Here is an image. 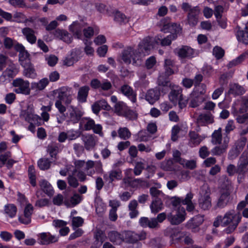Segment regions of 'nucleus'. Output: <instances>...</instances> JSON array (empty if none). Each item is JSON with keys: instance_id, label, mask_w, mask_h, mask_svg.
I'll list each match as a JSON object with an SVG mask.
<instances>
[{"instance_id": "obj_1", "label": "nucleus", "mask_w": 248, "mask_h": 248, "mask_svg": "<svg viewBox=\"0 0 248 248\" xmlns=\"http://www.w3.org/2000/svg\"><path fill=\"white\" fill-rule=\"evenodd\" d=\"M157 25L160 27L161 31L165 33L171 32L170 34L163 38L159 35L155 37L156 44L160 43L162 46L170 45L171 42L177 38V34L181 32L182 31L180 25L176 23H171L170 18L169 17L162 18L158 22Z\"/></svg>"}, {"instance_id": "obj_2", "label": "nucleus", "mask_w": 248, "mask_h": 248, "mask_svg": "<svg viewBox=\"0 0 248 248\" xmlns=\"http://www.w3.org/2000/svg\"><path fill=\"white\" fill-rule=\"evenodd\" d=\"M152 48L151 38L146 37L139 44L138 52L131 47L124 49L122 53V60L125 64H130L132 61L133 64H135L136 63L137 60L139 59L137 56L138 53L143 54L144 55L148 54Z\"/></svg>"}, {"instance_id": "obj_3", "label": "nucleus", "mask_w": 248, "mask_h": 248, "mask_svg": "<svg viewBox=\"0 0 248 248\" xmlns=\"http://www.w3.org/2000/svg\"><path fill=\"white\" fill-rule=\"evenodd\" d=\"M241 218L242 216L240 212H238L234 214L233 210L227 212L223 217H217L218 221H220L221 226H227L223 231L227 234H230L234 232L241 221Z\"/></svg>"}, {"instance_id": "obj_4", "label": "nucleus", "mask_w": 248, "mask_h": 248, "mask_svg": "<svg viewBox=\"0 0 248 248\" xmlns=\"http://www.w3.org/2000/svg\"><path fill=\"white\" fill-rule=\"evenodd\" d=\"M231 193V183L227 179L221 186L219 191V197L216 204L214 206V210L218 208L222 209L232 203L233 198Z\"/></svg>"}, {"instance_id": "obj_5", "label": "nucleus", "mask_w": 248, "mask_h": 248, "mask_svg": "<svg viewBox=\"0 0 248 248\" xmlns=\"http://www.w3.org/2000/svg\"><path fill=\"white\" fill-rule=\"evenodd\" d=\"M174 52L181 59H191L198 55L197 52L188 46L177 47L174 50Z\"/></svg>"}, {"instance_id": "obj_6", "label": "nucleus", "mask_w": 248, "mask_h": 248, "mask_svg": "<svg viewBox=\"0 0 248 248\" xmlns=\"http://www.w3.org/2000/svg\"><path fill=\"white\" fill-rule=\"evenodd\" d=\"M13 85L15 88L14 91L16 93L28 95L30 93V83L21 78H16L13 81Z\"/></svg>"}, {"instance_id": "obj_7", "label": "nucleus", "mask_w": 248, "mask_h": 248, "mask_svg": "<svg viewBox=\"0 0 248 248\" xmlns=\"http://www.w3.org/2000/svg\"><path fill=\"white\" fill-rule=\"evenodd\" d=\"M53 95L57 96L58 100L63 101L65 104H70L72 100V96L69 89L66 87H62L53 91Z\"/></svg>"}, {"instance_id": "obj_8", "label": "nucleus", "mask_w": 248, "mask_h": 248, "mask_svg": "<svg viewBox=\"0 0 248 248\" xmlns=\"http://www.w3.org/2000/svg\"><path fill=\"white\" fill-rule=\"evenodd\" d=\"M186 213L184 207L180 208L175 215L170 213L167 215V219L172 225H178L185 219Z\"/></svg>"}, {"instance_id": "obj_9", "label": "nucleus", "mask_w": 248, "mask_h": 248, "mask_svg": "<svg viewBox=\"0 0 248 248\" xmlns=\"http://www.w3.org/2000/svg\"><path fill=\"white\" fill-rule=\"evenodd\" d=\"M248 172V153L244 152L240 155L237 164L236 173L246 174Z\"/></svg>"}, {"instance_id": "obj_10", "label": "nucleus", "mask_w": 248, "mask_h": 248, "mask_svg": "<svg viewBox=\"0 0 248 248\" xmlns=\"http://www.w3.org/2000/svg\"><path fill=\"white\" fill-rule=\"evenodd\" d=\"M169 77L170 76L162 73L158 78L157 86L162 90L163 94L167 93L171 86Z\"/></svg>"}, {"instance_id": "obj_11", "label": "nucleus", "mask_w": 248, "mask_h": 248, "mask_svg": "<svg viewBox=\"0 0 248 248\" xmlns=\"http://www.w3.org/2000/svg\"><path fill=\"white\" fill-rule=\"evenodd\" d=\"M122 176V171L121 169H112L103 175V178L106 183L110 184L116 180H121Z\"/></svg>"}, {"instance_id": "obj_12", "label": "nucleus", "mask_w": 248, "mask_h": 248, "mask_svg": "<svg viewBox=\"0 0 248 248\" xmlns=\"http://www.w3.org/2000/svg\"><path fill=\"white\" fill-rule=\"evenodd\" d=\"M211 201L210 192L208 189L199 199V206L203 210H209L212 207Z\"/></svg>"}, {"instance_id": "obj_13", "label": "nucleus", "mask_w": 248, "mask_h": 248, "mask_svg": "<svg viewBox=\"0 0 248 248\" xmlns=\"http://www.w3.org/2000/svg\"><path fill=\"white\" fill-rule=\"evenodd\" d=\"M162 90L158 86L149 90L145 95V99L151 104H153L159 99Z\"/></svg>"}, {"instance_id": "obj_14", "label": "nucleus", "mask_w": 248, "mask_h": 248, "mask_svg": "<svg viewBox=\"0 0 248 248\" xmlns=\"http://www.w3.org/2000/svg\"><path fill=\"white\" fill-rule=\"evenodd\" d=\"M69 115L68 117L69 121L73 124L78 123L83 115V112L78 108L70 106L68 109Z\"/></svg>"}, {"instance_id": "obj_15", "label": "nucleus", "mask_w": 248, "mask_h": 248, "mask_svg": "<svg viewBox=\"0 0 248 248\" xmlns=\"http://www.w3.org/2000/svg\"><path fill=\"white\" fill-rule=\"evenodd\" d=\"M200 9L198 7H194L188 13L187 20L188 24L192 27L195 26L198 22Z\"/></svg>"}, {"instance_id": "obj_16", "label": "nucleus", "mask_w": 248, "mask_h": 248, "mask_svg": "<svg viewBox=\"0 0 248 248\" xmlns=\"http://www.w3.org/2000/svg\"><path fill=\"white\" fill-rule=\"evenodd\" d=\"M121 93L126 96L132 102L135 103L137 101V94L130 86L124 84L119 89Z\"/></svg>"}, {"instance_id": "obj_17", "label": "nucleus", "mask_w": 248, "mask_h": 248, "mask_svg": "<svg viewBox=\"0 0 248 248\" xmlns=\"http://www.w3.org/2000/svg\"><path fill=\"white\" fill-rule=\"evenodd\" d=\"M82 140L85 148L88 151L93 149L96 144L95 136L93 135H82Z\"/></svg>"}, {"instance_id": "obj_18", "label": "nucleus", "mask_w": 248, "mask_h": 248, "mask_svg": "<svg viewBox=\"0 0 248 248\" xmlns=\"http://www.w3.org/2000/svg\"><path fill=\"white\" fill-rule=\"evenodd\" d=\"M188 100H189V107L194 108L199 106L204 101L205 97H202L196 93H191Z\"/></svg>"}, {"instance_id": "obj_19", "label": "nucleus", "mask_w": 248, "mask_h": 248, "mask_svg": "<svg viewBox=\"0 0 248 248\" xmlns=\"http://www.w3.org/2000/svg\"><path fill=\"white\" fill-rule=\"evenodd\" d=\"M229 86V94L234 96L241 95L246 92L245 88L238 83L231 84Z\"/></svg>"}, {"instance_id": "obj_20", "label": "nucleus", "mask_w": 248, "mask_h": 248, "mask_svg": "<svg viewBox=\"0 0 248 248\" xmlns=\"http://www.w3.org/2000/svg\"><path fill=\"white\" fill-rule=\"evenodd\" d=\"M144 238V235L139 234L134 232L128 231L125 233V240L126 242L128 243H135Z\"/></svg>"}, {"instance_id": "obj_21", "label": "nucleus", "mask_w": 248, "mask_h": 248, "mask_svg": "<svg viewBox=\"0 0 248 248\" xmlns=\"http://www.w3.org/2000/svg\"><path fill=\"white\" fill-rule=\"evenodd\" d=\"M203 221V217L198 215L191 218L186 224L188 229H194L200 226Z\"/></svg>"}, {"instance_id": "obj_22", "label": "nucleus", "mask_w": 248, "mask_h": 248, "mask_svg": "<svg viewBox=\"0 0 248 248\" xmlns=\"http://www.w3.org/2000/svg\"><path fill=\"white\" fill-rule=\"evenodd\" d=\"M182 89L180 87H176L171 90L169 95L170 102L174 104L177 103L179 99L182 95Z\"/></svg>"}, {"instance_id": "obj_23", "label": "nucleus", "mask_w": 248, "mask_h": 248, "mask_svg": "<svg viewBox=\"0 0 248 248\" xmlns=\"http://www.w3.org/2000/svg\"><path fill=\"white\" fill-rule=\"evenodd\" d=\"M22 32L30 43L34 44L36 43L37 38L34 34L35 31L33 30L26 27L22 29Z\"/></svg>"}, {"instance_id": "obj_24", "label": "nucleus", "mask_w": 248, "mask_h": 248, "mask_svg": "<svg viewBox=\"0 0 248 248\" xmlns=\"http://www.w3.org/2000/svg\"><path fill=\"white\" fill-rule=\"evenodd\" d=\"M40 244L47 245L49 243H55L58 241V238L52 235L49 233L43 232L40 234Z\"/></svg>"}, {"instance_id": "obj_25", "label": "nucleus", "mask_w": 248, "mask_h": 248, "mask_svg": "<svg viewBox=\"0 0 248 248\" xmlns=\"http://www.w3.org/2000/svg\"><path fill=\"white\" fill-rule=\"evenodd\" d=\"M54 35L57 37H60L61 39L67 44H70L72 41V36L66 31L57 29L55 30Z\"/></svg>"}, {"instance_id": "obj_26", "label": "nucleus", "mask_w": 248, "mask_h": 248, "mask_svg": "<svg viewBox=\"0 0 248 248\" xmlns=\"http://www.w3.org/2000/svg\"><path fill=\"white\" fill-rule=\"evenodd\" d=\"M20 118L24 119L28 123L34 122L37 118V116L33 113L31 108H28L27 109L22 110L20 115Z\"/></svg>"}, {"instance_id": "obj_27", "label": "nucleus", "mask_w": 248, "mask_h": 248, "mask_svg": "<svg viewBox=\"0 0 248 248\" xmlns=\"http://www.w3.org/2000/svg\"><path fill=\"white\" fill-rule=\"evenodd\" d=\"M14 47L16 51L19 52V61H23L29 58L30 54L22 44L17 43L15 44Z\"/></svg>"}, {"instance_id": "obj_28", "label": "nucleus", "mask_w": 248, "mask_h": 248, "mask_svg": "<svg viewBox=\"0 0 248 248\" xmlns=\"http://www.w3.org/2000/svg\"><path fill=\"white\" fill-rule=\"evenodd\" d=\"M39 186L41 189L48 196L51 197L54 194V190L51 185L46 180H42L39 182Z\"/></svg>"}, {"instance_id": "obj_29", "label": "nucleus", "mask_w": 248, "mask_h": 248, "mask_svg": "<svg viewBox=\"0 0 248 248\" xmlns=\"http://www.w3.org/2000/svg\"><path fill=\"white\" fill-rule=\"evenodd\" d=\"M82 24L78 21H75L70 26L69 29L78 39H80L82 36Z\"/></svg>"}, {"instance_id": "obj_30", "label": "nucleus", "mask_w": 248, "mask_h": 248, "mask_svg": "<svg viewBox=\"0 0 248 248\" xmlns=\"http://www.w3.org/2000/svg\"><path fill=\"white\" fill-rule=\"evenodd\" d=\"M110 241L115 244H120L123 241V236L117 231H112L108 234Z\"/></svg>"}, {"instance_id": "obj_31", "label": "nucleus", "mask_w": 248, "mask_h": 248, "mask_svg": "<svg viewBox=\"0 0 248 248\" xmlns=\"http://www.w3.org/2000/svg\"><path fill=\"white\" fill-rule=\"evenodd\" d=\"M150 207L152 213L156 214L161 211L163 207V202L160 198L154 199L151 202Z\"/></svg>"}, {"instance_id": "obj_32", "label": "nucleus", "mask_w": 248, "mask_h": 248, "mask_svg": "<svg viewBox=\"0 0 248 248\" xmlns=\"http://www.w3.org/2000/svg\"><path fill=\"white\" fill-rule=\"evenodd\" d=\"M90 88L88 86L80 87L78 93V99L81 103H84L87 101Z\"/></svg>"}, {"instance_id": "obj_33", "label": "nucleus", "mask_w": 248, "mask_h": 248, "mask_svg": "<svg viewBox=\"0 0 248 248\" xmlns=\"http://www.w3.org/2000/svg\"><path fill=\"white\" fill-rule=\"evenodd\" d=\"M213 122V116L210 112L200 114L197 118V123L200 124H202L204 123L212 124Z\"/></svg>"}, {"instance_id": "obj_34", "label": "nucleus", "mask_w": 248, "mask_h": 248, "mask_svg": "<svg viewBox=\"0 0 248 248\" xmlns=\"http://www.w3.org/2000/svg\"><path fill=\"white\" fill-rule=\"evenodd\" d=\"M138 206V202L136 200H132L129 202L128 204V209L130 211L129 215L131 218H135L139 215V212L137 209Z\"/></svg>"}, {"instance_id": "obj_35", "label": "nucleus", "mask_w": 248, "mask_h": 248, "mask_svg": "<svg viewBox=\"0 0 248 248\" xmlns=\"http://www.w3.org/2000/svg\"><path fill=\"white\" fill-rule=\"evenodd\" d=\"M248 58V50L245 52L241 54L240 56L237 57L235 59L230 62L228 64L227 67L229 68H232L233 66H236L242 62H243L246 59Z\"/></svg>"}, {"instance_id": "obj_36", "label": "nucleus", "mask_w": 248, "mask_h": 248, "mask_svg": "<svg viewBox=\"0 0 248 248\" xmlns=\"http://www.w3.org/2000/svg\"><path fill=\"white\" fill-rule=\"evenodd\" d=\"M193 195L191 192L187 193L186 198L182 200V203L184 205H186V210L188 212H191L194 209V205L191 202Z\"/></svg>"}, {"instance_id": "obj_37", "label": "nucleus", "mask_w": 248, "mask_h": 248, "mask_svg": "<svg viewBox=\"0 0 248 248\" xmlns=\"http://www.w3.org/2000/svg\"><path fill=\"white\" fill-rule=\"evenodd\" d=\"M177 235L178 237L176 238V239L179 241L183 238V241L186 245H192L194 242L190 235H187V232H179Z\"/></svg>"}, {"instance_id": "obj_38", "label": "nucleus", "mask_w": 248, "mask_h": 248, "mask_svg": "<svg viewBox=\"0 0 248 248\" xmlns=\"http://www.w3.org/2000/svg\"><path fill=\"white\" fill-rule=\"evenodd\" d=\"M80 125H83L84 129L88 131L92 129L95 126V122L93 120L90 118H83L81 120Z\"/></svg>"}, {"instance_id": "obj_39", "label": "nucleus", "mask_w": 248, "mask_h": 248, "mask_svg": "<svg viewBox=\"0 0 248 248\" xmlns=\"http://www.w3.org/2000/svg\"><path fill=\"white\" fill-rule=\"evenodd\" d=\"M221 128H219L217 130H215L212 135L211 142L213 144H220L222 141Z\"/></svg>"}, {"instance_id": "obj_40", "label": "nucleus", "mask_w": 248, "mask_h": 248, "mask_svg": "<svg viewBox=\"0 0 248 248\" xmlns=\"http://www.w3.org/2000/svg\"><path fill=\"white\" fill-rule=\"evenodd\" d=\"M236 37L239 42H242L245 44H248V30L246 31L240 30L238 28V30L236 33Z\"/></svg>"}, {"instance_id": "obj_41", "label": "nucleus", "mask_w": 248, "mask_h": 248, "mask_svg": "<svg viewBox=\"0 0 248 248\" xmlns=\"http://www.w3.org/2000/svg\"><path fill=\"white\" fill-rule=\"evenodd\" d=\"M114 20L120 25L125 24L129 21V18L119 11H116L114 14Z\"/></svg>"}, {"instance_id": "obj_42", "label": "nucleus", "mask_w": 248, "mask_h": 248, "mask_svg": "<svg viewBox=\"0 0 248 248\" xmlns=\"http://www.w3.org/2000/svg\"><path fill=\"white\" fill-rule=\"evenodd\" d=\"M128 107L123 102L119 101L114 106V112L119 116H122Z\"/></svg>"}, {"instance_id": "obj_43", "label": "nucleus", "mask_w": 248, "mask_h": 248, "mask_svg": "<svg viewBox=\"0 0 248 248\" xmlns=\"http://www.w3.org/2000/svg\"><path fill=\"white\" fill-rule=\"evenodd\" d=\"M16 75V69L13 67L7 68L0 76V80L4 81L6 79V78H13Z\"/></svg>"}, {"instance_id": "obj_44", "label": "nucleus", "mask_w": 248, "mask_h": 248, "mask_svg": "<svg viewBox=\"0 0 248 248\" xmlns=\"http://www.w3.org/2000/svg\"><path fill=\"white\" fill-rule=\"evenodd\" d=\"M118 134L119 137L123 140L129 139L131 136L130 131L126 127H120L118 130Z\"/></svg>"}, {"instance_id": "obj_45", "label": "nucleus", "mask_w": 248, "mask_h": 248, "mask_svg": "<svg viewBox=\"0 0 248 248\" xmlns=\"http://www.w3.org/2000/svg\"><path fill=\"white\" fill-rule=\"evenodd\" d=\"M52 162L47 158H42L38 161L37 165L40 170H44L50 168Z\"/></svg>"}, {"instance_id": "obj_46", "label": "nucleus", "mask_w": 248, "mask_h": 248, "mask_svg": "<svg viewBox=\"0 0 248 248\" xmlns=\"http://www.w3.org/2000/svg\"><path fill=\"white\" fill-rule=\"evenodd\" d=\"M17 208L16 205L13 204H8L4 207V212L8 215L10 217H14L16 213Z\"/></svg>"}, {"instance_id": "obj_47", "label": "nucleus", "mask_w": 248, "mask_h": 248, "mask_svg": "<svg viewBox=\"0 0 248 248\" xmlns=\"http://www.w3.org/2000/svg\"><path fill=\"white\" fill-rule=\"evenodd\" d=\"M28 176L30 179V182L31 186H35L36 185L35 170L34 166L32 165L29 167Z\"/></svg>"}, {"instance_id": "obj_48", "label": "nucleus", "mask_w": 248, "mask_h": 248, "mask_svg": "<svg viewBox=\"0 0 248 248\" xmlns=\"http://www.w3.org/2000/svg\"><path fill=\"white\" fill-rule=\"evenodd\" d=\"M189 136L191 141L195 145H199L203 139L201 136H200L195 131L189 132Z\"/></svg>"}, {"instance_id": "obj_49", "label": "nucleus", "mask_w": 248, "mask_h": 248, "mask_svg": "<svg viewBox=\"0 0 248 248\" xmlns=\"http://www.w3.org/2000/svg\"><path fill=\"white\" fill-rule=\"evenodd\" d=\"M93 238L97 239L103 243L107 239V236L104 231L97 229L94 232Z\"/></svg>"}, {"instance_id": "obj_50", "label": "nucleus", "mask_w": 248, "mask_h": 248, "mask_svg": "<svg viewBox=\"0 0 248 248\" xmlns=\"http://www.w3.org/2000/svg\"><path fill=\"white\" fill-rule=\"evenodd\" d=\"M206 91V86L204 83L198 85L197 86H195V89L193 90L192 93H196L197 95L202 96V97H205L204 95Z\"/></svg>"}, {"instance_id": "obj_51", "label": "nucleus", "mask_w": 248, "mask_h": 248, "mask_svg": "<svg viewBox=\"0 0 248 248\" xmlns=\"http://www.w3.org/2000/svg\"><path fill=\"white\" fill-rule=\"evenodd\" d=\"M248 110V94L242 97L241 104L238 111L243 114Z\"/></svg>"}, {"instance_id": "obj_52", "label": "nucleus", "mask_w": 248, "mask_h": 248, "mask_svg": "<svg viewBox=\"0 0 248 248\" xmlns=\"http://www.w3.org/2000/svg\"><path fill=\"white\" fill-rule=\"evenodd\" d=\"M48 83V79L47 78H43L38 82L33 83L32 84V86L39 90H43L46 88Z\"/></svg>"}, {"instance_id": "obj_53", "label": "nucleus", "mask_w": 248, "mask_h": 248, "mask_svg": "<svg viewBox=\"0 0 248 248\" xmlns=\"http://www.w3.org/2000/svg\"><path fill=\"white\" fill-rule=\"evenodd\" d=\"M122 116L125 117L126 119L132 120L137 118L138 113L135 111L130 109L128 107Z\"/></svg>"}, {"instance_id": "obj_54", "label": "nucleus", "mask_w": 248, "mask_h": 248, "mask_svg": "<svg viewBox=\"0 0 248 248\" xmlns=\"http://www.w3.org/2000/svg\"><path fill=\"white\" fill-rule=\"evenodd\" d=\"M75 169L73 171V174H76L78 171H80L81 170H84L85 162L81 160H76L74 161Z\"/></svg>"}, {"instance_id": "obj_55", "label": "nucleus", "mask_w": 248, "mask_h": 248, "mask_svg": "<svg viewBox=\"0 0 248 248\" xmlns=\"http://www.w3.org/2000/svg\"><path fill=\"white\" fill-rule=\"evenodd\" d=\"M225 51L221 47L217 46H215L213 49V55L217 60H219L224 55Z\"/></svg>"}, {"instance_id": "obj_56", "label": "nucleus", "mask_w": 248, "mask_h": 248, "mask_svg": "<svg viewBox=\"0 0 248 248\" xmlns=\"http://www.w3.org/2000/svg\"><path fill=\"white\" fill-rule=\"evenodd\" d=\"M82 51L80 48H74L71 51L70 56L76 62L78 61L81 58Z\"/></svg>"}, {"instance_id": "obj_57", "label": "nucleus", "mask_w": 248, "mask_h": 248, "mask_svg": "<svg viewBox=\"0 0 248 248\" xmlns=\"http://www.w3.org/2000/svg\"><path fill=\"white\" fill-rule=\"evenodd\" d=\"M181 153L179 151L177 150L173 151L172 156L175 162L184 165V163L186 162V160L181 158Z\"/></svg>"}, {"instance_id": "obj_58", "label": "nucleus", "mask_w": 248, "mask_h": 248, "mask_svg": "<svg viewBox=\"0 0 248 248\" xmlns=\"http://www.w3.org/2000/svg\"><path fill=\"white\" fill-rule=\"evenodd\" d=\"M226 151V149L223 146H217L211 150V153L213 155L220 156Z\"/></svg>"}, {"instance_id": "obj_59", "label": "nucleus", "mask_w": 248, "mask_h": 248, "mask_svg": "<svg viewBox=\"0 0 248 248\" xmlns=\"http://www.w3.org/2000/svg\"><path fill=\"white\" fill-rule=\"evenodd\" d=\"M47 152L52 158L56 159L57 155L58 153V147L56 145H49L47 147Z\"/></svg>"}, {"instance_id": "obj_60", "label": "nucleus", "mask_w": 248, "mask_h": 248, "mask_svg": "<svg viewBox=\"0 0 248 248\" xmlns=\"http://www.w3.org/2000/svg\"><path fill=\"white\" fill-rule=\"evenodd\" d=\"M247 139L245 137L241 136L235 143V148L242 151L246 145Z\"/></svg>"}, {"instance_id": "obj_61", "label": "nucleus", "mask_w": 248, "mask_h": 248, "mask_svg": "<svg viewBox=\"0 0 248 248\" xmlns=\"http://www.w3.org/2000/svg\"><path fill=\"white\" fill-rule=\"evenodd\" d=\"M150 193L154 199L160 198V197L164 195V194L161 190H158L155 186L151 187L150 188Z\"/></svg>"}, {"instance_id": "obj_62", "label": "nucleus", "mask_w": 248, "mask_h": 248, "mask_svg": "<svg viewBox=\"0 0 248 248\" xmlns=\"http://www.w3.org/2000/svg\"><path fill=\"white\" fill-rule=\"evenodd\" d=\"M11 156V153L9 151L0 155V168H1L6 163L7 160Z\"/></svg>"}, {"instance_id": "obj_63", "label": "nucleus", "mask_w": 248, "mask_h": 248, "mask_svg": "<svg viewBox=\"0 0 248 248\" xmlns=\"http://www.w3.org/2000/svg\"><path fill=\"white\" fill-rule=\"evenodd\" d=\"M210 154V152L206 146H202L199 149V156L202 159H205L206 157L208 156Z\"/></svg>"}, {"instance_id": "obj_64", "label": "nucleus", "mask_w": 248, "mask_h": 248, "mask_svg": "<svg viewBox=\"0 0 248 248\" xmlns=\"http://www.w3.org/2000/svg\"><path fill=\"white\" fill-rule=\"evenodd\" d=\"M156 63V59L154 56H151L147 59L145 62V66L147 69L153 68Z\"/></svg>"}]
</instances>
